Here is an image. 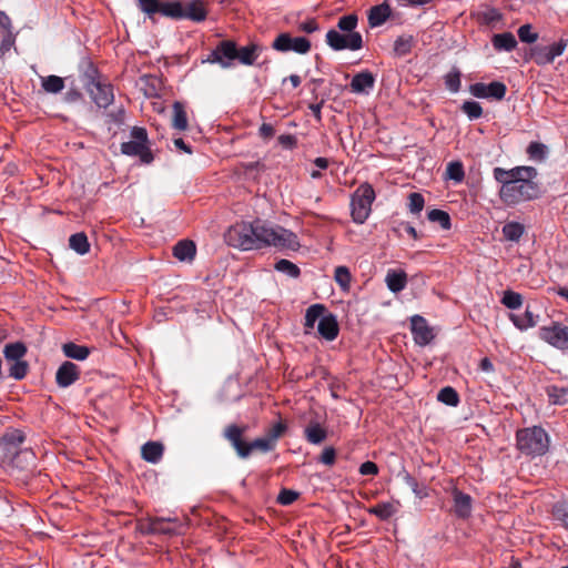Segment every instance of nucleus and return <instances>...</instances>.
I'll return each mask as SVG.
<instances>
[{
    "instance_id": "61",
    "label": "nucleus",
    "mask_w": 568,
    "mask_h": 568,
    "mask_svg": "<svg viewBox=\"0 0 568 568\" xmlns=\"http://www.w3.org/2000/svg\"><path fill=\"white\" fill-rule=\"evenodd\" d=\"M14 43V37L11 31L7 32L0 44V52L4 54L8 52Z\"/></svg>"
},
{
    "instance_id": "43",
    "label": "nucleus",
    "mask_w": 568,
    "mask_h": 568,
    "mask_svg": "<svg viewBox=\"0 0 568 568\" xmlns=\"http://www.w3.org/2000/svg\"><path fill=\"white\" fill-rule=\"evenodd\" d=\"M437 399L449 406H457L459 403L457 392L450 386L442 388L437 395Z\"/></svg>"
},
{
    "instance_id": "58",
    "label": "nucleus",
    "mask_w": 568,
    "mask_h": 568,
    "mask_svg": "<svg viewBox=\"0 0 568 568\" xmlns=\"http://www.w3.org/2000/svg\"><path fill=\"white\" fill-rule=\"evenodd\" d=\"M527 152L531 159L542 160L545 158V145L541 143L532 142L529 144Z\"/></svg>"
},
{
    "instance_id": "56",
    "label": "nucleus",
    "mask_w": 568,
    "mask_h": 568,
    "mask_svg": "<svg viewBox=\"0 0 568 568\" xmlns=\"http://www.w3.org/2000/svg\"><path fill=\"white\" fill-rule=\"evenodd\" d=\"M518 37L525 43H534L538 39V34L531 30L529 24H524L518 29Z\"/></svg>"
},
{
    "instance_id": "60",
    "label": "nucleus",
    "mask_w": 568,
    "mask_h": 568,
    "mask_svg": "<svg viewBox=\"0 0 568 568\" xmlns=\"http://www.w3.org/2000/svg\"><path fill=\"white\" fill-rule=\"evenodd\" d=\"M359 473L362 475H377L378 474V467L373 462H365L359 466Z\"/></svg>"
},
{
    "instance_id": "36",
    "label": "nucleus",
    "mask_w": 568,
    "mask_h": 568,
    "mask_svg": "<svg viewBox=\"0 0 568 568\" xmlns=\"http://www.w3.org/2000/svg\"><path fill=\"white\" fill-rule=\"evenodd\" d=\"M41 85L45 92L57 94L64 89V80L58 75L42 77Z\"/></svg>"
},
{
    "instance_id": "9",
    "label": "nucleus",
    "mask_w": 568,
    "mask_h": 568,
    "mask_svg": "<svg viewBox=\"0 0 568 568\" xmlns=\"http://www.w3.org/2000/svg\"><path fill=\"white\" fill-rule=\"evenodd\" d=\"M539 337L549 345L565 351L568 349V326L551 323L539 328Z\"/></svg>"
},
{
    "instance_id": "52",
    "label": "nucleus",
    "mask_w": 568,
    "mask_h": 568,
    "mask_svg": "<svg viewBox=\"0 0 568 568\" xmlns=\"http://www.w3.org/2000/svg\"><path fill=\"white\" fill-rule=\"evenodd\" d=\"M425 205L424 196L420 193H410L408 196V209L413 214H419Z\"/></svg>"
},
{
    "instance_id": "29",
    "label": "nucleus",
    "mask_w": 568,
    "mask_h": 568,
    "mask_svg": "<svg viewBox=\"0 0 568 568\" xmlns=\"http://www.w3.org/2000/svg\"><path fill=\"white\" fill-rule=\"evenodd\" d=\"M326 314V308L322 304H313L306 310L305 314V329L308 332V329L314 328L316 322H320L322 317Z\"/></svg>"
},
{
    "instance_id": "11",
    "label": "nucleus",
    "mask_w": 568,
    "mask_h": 568,
    "mask_svg": "<svg viewBox=\"0 0 568 568\" xmlns=\"http://www.w3.org/2000/svg\"><path fill=\"white\" fill-rule=\"evenodd\" d=\"M235 54H237L235 42L225 40L216 45L205 61L220 64L222 68H230L232 67L233 60H235Z\"/></svg>"
},
{
    "instance_id": "22",
    "label": "nucleus",
    "mask_w": 568,
    "mask_h": 568,
    "mask_svg": "<svg viewBox=\"0 0 568 568\" xmlns=\"http://www.w3.org/2000/svg\"><path fill=\"white\" fill-rule=\"evenodd\" d=\"M196 253V246L192 241L182 240L173 246V255L181 262H191Z\"/></svg>"
},
{
    "instance_id": "54",
    "label": "nucleus",
    "mask_w": 568,
    "mask_h": 568,
    "mask_svg": "<svg viewBox=\"0 0 568 568\" xmlns=\"http://www.w3.org/2000/svg\"><path fill=\"white\" fill-rule=\"evenodd\" d=\"M28 373V363L20 359L12 363L9 374L14 379H22Z\"/></svg>"
},
{
    "instance_id": "17",
    "label": "nucleus",
    "mask_w": 568,
    "mask_h": 568,
    "mask_svg": "<svg viewBox=\"0 0 568 568\" xmlns=\"http://www.w3.org/2000/svg\"><path fill=\"white\" fill-rule=\"evenodd\" d=\"M392 16L390 6L384 1L381 4L374 6L368 10L367 20L368 26L374 29L384 24Z\"/></svg>"
},
{
    "instance_id": "14",
    "label": "nucleus",
    "mask_w": 568,
    "mask_h": 568,
    "mask_svg": "<svg viewBox=\"0 0 568 568\" xmlns=\"http://www.w3.org/2000/svg\"><path fill=\"white\" fill-rule=\"evenodd\" d=\"M452 497L454 503V514L462 519L469 518L473 510V498L457 488L453 489Z\"/></svg>"
},
{
    "instance_id": "42",
    "label": "nucleus",
    "mask_w": 568,
    "mask_h": 568,
    "mask_svg": "<svg viewBox=\"0 0 568 568\" xmlns=\"http://www.w3.org/2000/svg\"><path fill=\"white\" fill-rule=\"evenodd\" d=\"M334 280L343 291H348L352 275L346 266H337L334 272Z\"/></svg>"
},
{
    "instance_id": "24",
    "label": "nucleus",
    "mask_w": 568,
    "mask_h": 568,
    "mask_svg": "<svg viewBox=\"0 0 568 568\" xmlns=\"http://www.w3.org/2000/svg\"><path fill=\"white\" fill-rule=\"evenodd\" d=\"M385 282L390 292L398 293L406 287L407 274L402 270H389L386 274Z\"/></svg>"
},
{
    "instance_id": "20",
    "label": "nucleus",
    "mask_w": 568,
    "mask_h": 568,
    "mask_svg": "<svg viewBox=\"0 0 568 568\" xmlns=\"http://www.w3.org/2000/svg\"><path fill=\"white\" fill-rule=\"evenodd\" d=\"M150 530L154 534L175 535L180 532V525L174 518H154L150 521Z\"/></svg>"
},
{
    "instance_id": "1",
    "label": "nucleus",
    "mask_w": 568,
    "mask_h": 568,
    "mask_svg": "<svg viewBox=\"0 0 568 568\" xmlns=\"http://www.w3.org/2000/svg\"><path fill=\"white\" fill-rule=\"evenodd\" d=\"M225 242L233 247L244 251L274 246L280 250L297 251L300 242L296 234L261 220L252 223L241 222L232 225L225 233Z\"/></svg>"
},
{
    "instance_id": "6",
    "label": "nucleus",
    "mask_w": 568,
    "mask_h": 568,
    "mask_svg": "<svg viewBox=\"0 0 568 568\" xmlns=\"http://www.w3.org/2000/svg\"><path fill=\"white\" fill-rule=\"evenodd\" d=\"M85 89L99 108H108L114 100L113 87L100 75H88Z\"/></svg>"
},
{
    "instance_id": "4",
    "label": "nucleus",
    "mask_w": 568,
    "mask_h": 568,
    "mask_svg": "<svg viewBox=\"0 0 568 568\" xmlns=\"http://www.w3.org/2000/svg\"><path fill=\"white\" fill-rule=\"evenodd\" d=\"M375 191L368 183L361 184L351 197V215L356 224H363L372 212Z\"/></svg>"
},
{
    "instance_id": "41",
    "label": "nucleus",
    "mask_w": 568,
    "mask_h": 568,
    "mask_svg": "<svg viewBox=\"0 0 568 568\" xmlns=\"http://www.w3.org/2000/svg\"><path fill=\"white\" fill-rule=\"evenodd\" d=\"M552 516L568 530V500L556 503L552 507Z\"/></svg>"
},
{
    "instance_id": "31",
    "label": "nucleus",
    "mask_w": 568,
    "mask_h": 568,
    "mask_svg": "<svg viewBox=\"0 0 568 568\" xmlns=\"http://www.w3.org/2000/svg\"><path fill=\"white\" fill-rule=\"evenodd\" d=\"M62 351H63V354L67 357L73 358V359H77V361H83L90 354V349L87 346L78 345V344H74V343H71V342L70 343H65L62 346Z\"/></svg>"
},
{
    "instance_id": "48",
    "label": "nucleus",
    "mask_w": 568,
    "mask_h": 568,
    "mask_svg": "<svg viewBox=\"0 0 568 568\" xmlns=\"http://www.w3.org/2000/svg\"><path fill=\"white\" fill-rule=\"evenodd\" d=\"M462 111L469 120H477L483 115V108L476 101H465L462 105Z\"/></svg>"
},
{
    "instance_id": "62",
    "label": "nucleus",
    "mask_w": 568,
    "mask_h": 568,
    "mask_svg": "<svg viewBox=\"0 0 568 568\" xmlns=\"http://www.w3.org/2000/svg\"><path fill=\"white\" fill-rule=\"evenodd\" d=\"M258 134L264 140H270L275 134V129L270 123H263L258 129Z\"/></svg>"
},
{
    "instance_id": "12",
    "label": "nucleus",
    "mask_w": 568,
    "mask_h": 568,
    "mask_svg": "<svg viewBox=\"0 0 568 568\" xmlns=\"http://www.w3.org/2000/svg\"><path fill=\"white\" fill-rule=\"evenodd\" d=\"M506 91V85L499 81H494L489 84L477 82L469 87L470 94L479 99L503 100Z\"/></svg>"
},
{
    "instance_id": "47",
    "label": "nucleus",
    "mask_w": 568,
    "mask_h": 568,
    "mask_svg": "<svg viewBox=\"0 0 568 568\" xmlns=\"http://www.w3.org/2000/svg\"><path fill=\"white\" fill-rule=\"evenodd\" d=\"M501 303L510 310H517L523 305V296L514 291H506L501 298Z\"/></svg>"
},
{
    "instance_id": "23",
    "label": "nucleus",
    "mask_w": 568,
    "mask_h": 568,
    "mask_svg": "<svg viewBox=\"0 0 568 568\" xmlns=\"http://www.w3.org/2000/svg\"><path fill=\"white\" fill-rule=\"evenodd\" d=\"M243 430L236 425H230L225 429V437L232 443L233 447L236 449L237 454L242 458L247 457V450L245 448L246 443L242 440Z\"/></svg>"
},
{
    "instance_id": "45",
    "label": "nucleus",
    "mask_w": 568,
    "mask_h": 568,
    "mask_svg": "<svg viewBox=\"0 0 568 568\" xmlns=\"http://www.w3.org/2000/svg\"><path fill=\"white\" fill-rule=\"evenodd\" d=\"M547 394H548L549 400L552 404L561 405V404L566 403V400H567L568 389L565 387L551 385L547 388Z\"/></svg>"
},
{
    "instance_id": "25",
    "label": "nucleus",
    "mask_w": 568,
    "mask_h": 568,
    "mask_svg": "<svg viewBox=\"0 0 568 568\" xmlns=\"http://www.w3.org/2000/svg\"><path fill=\"white\" fill-rule=\"evenodd\" d=\"M493 47L496 51H513L517 45L515 36L510 32L497 33L491 38Z\"/></svg>"
},
{
    "instance_id": "64",
    "label": "nucleus",
    "mask_w": 568,
    "mask_h": 568,
    "mask_svg": "<svg viewBox=\"0 0 568 568\" xmlns=\"http://www.w3.org/2000/svg\"><path fill=\"white\" fill-rule=\"evenodd\" d=\"M278 142L285 148H293L296 144V139L291 134H282L278 136Z\"/></svg>"
},
{
    "instance_id": "50",
    "label": "nucleus",
    "mask_w": 568,
    "mask_h": 568,
    "mask_svg": "<svg viewBox=\"0 0 568 568\" xmlns=\"http://www.w3.org/2000/svg\"><path fill=\"white\" fill-rule=\"evenodd\" d=\"M161 3L159 0H138V6L142 12L152 17L155 13H160Z\"/></svg>"
},
{
    "instance_id": "63",
    "label": "nucleus",
    "mask_w": 568,
    "mask_h": 568,
    "mask_svg": "<svg viewBox=\"0 0 568 568\" xmlns=\"http://www.w3.org/2000/svg\"><path fill=\"white\" fill-rule=\"evenodd\" d=\"M298 29L306 33H313L318 30V24L314 19H310L307 21L300 23Z\"/></svg>"
},
{
    "instance_id": "21",
    "label": "nucleus",
    "mask_w": 568,
    "mask_h": 568,
    "mask_svg": "<svg viewBox=\"0 0 568 568\" xmlns=\"http://www.w3.org/2000/svg\"><path fill=\"white\" fill-rule=\"evenodd\" d=\"M263 49L264 48L257 43H251L237 49L235 59H237L242 64L252 65L258 59L263 52Z\"/></svg>"
},
{
    "instance_id": "33",
    "label": "nucleus",
    "mask_w": 568,
    "mask_h": 568,
    "mask_svg": "<svg viewBox=\"0 0 568 568\" xmlns=\"http://www.w3.org/2000/svg\"><path fill=\"white\" fill-rule=\"evenodd\" d=\"M69 245L80 255H84L90 251L88 236L83 232L71 235L69 239Z\"/></svg>"
},
{
    "instance_id": "30",
    "label": "nucleus",
    "mask_w": 568,
    "mask_h": 568,
    "mask_svg": "<svg viewBox=\"0 0 568 568\" xmlns=\"http://www.w3.org/2000/svg\"><path fill=\"white\" fill-rule=\"evenodd\" d=\"M414 43H415V39L410 34H402V36L397 37L396 40L394 41V47H393L394 54L396 57L407 55L412 51Z\"/></svg>"
},
{
    "instance_id": "19",
    "label": "nucleus",
    "mask_w": 568,
    "mask_h": 568,
    "mask_svg": "<svg viewBox=\"0 0 568 568\" xmlns=\"http://www.w3.org/2000/svg\"><path fill=\"white\" fill-rule=\"evenodd\" d=\"M183 19H189L194 22H202L206 19L207 11L202 0H191L183 4Z\"/></svg>"
},
{
    "instance_id": "34",
    "label": "nucleus",
    "mask_w": 568,
    "mask_h": 568,
    "mask_svg": "<svg viewBox=\"0 0 568 568\" xmlns=\"http://www.w3.org/2000/svg\"><path fill=\"white\" fill-rule=\"evenodd\" d=\"M172 125L179 131H185L187 129V116L184 106L181 102H174L173 104V119Z\"/></svg>"
},
{
    "instance_id": "49",
    "label": "nucleus",
    "mask_w": 568,
    "mask_h": 568,
    "mask_svg": "<svg viewBox=\"0 0 568 568\" xmlns=\"http://www.w3.org/2000/svg\"><path fill=\"white\" fill-rule=\"evenodd\" d=\"M275 270L294 278L300 275V268L297 267V265H295L288 260L277 261L275 264Z\"/></svg>"
},
{
    "instance_id": "35",
    "label": "nucleus",
    "mask_w": 568,
    "mask_h": 568,
    "mask_svg": "<svg viewBox=\"0 0 568 568\" xmlns=\"http://www.w3.org/2000/svg\"><path fill=\"white\" fill-rule=\"evenodd\" d=\"M27 353V347L21 342L11 343L4 346L3 354L7 361H20Z\"/></svg>"
},
{
    "instance_id": "46",
    "label": "nucleus",
    "mask_w": 568,
    "mask_h": 568,
    "mask_svg": "<svg viewBox=\"0 0 568 568\" xmlns=\"http://www.w3.org/2000/svg\"><path fill=\"white\" fill-rule=\"evenodd\" d=\"M358 18L355 13H349L343 16L338 19L337 27L343 32H356L355 29L357 27Z\"/></svg>"
},
{
    "instance_id": "59",
    "label": "nucleus",
    "mask_w": 568,
    "mask_h": 568,
    "mask_svg": "<svg viewBox=\"0 0 568 568\" xmlns=\"http://www.w3.org/2000/svg\"><path fill=\"white\" fill-rule=\"evenodd\" d=\"M335 458H336L335 449L333 447H326L323 449L320 460L324 465L331 466L335 463Z\"/></svg>"
},
{
    "instance_id": "13",
    "label": "nucleus",
    "mask_w": 568,
    "mask_h": 568,
    "mask_svg": "<svg viewBox=\"0 0 568 568\" xmlns=\"http://www.w3.org/2000/svg\"><path fill=\"white\" fill-rule=\"evenodd\" d=\"M410 323L415 343L420 346L429 344L434 338V334L426 320L420 315H414Z\"/></svg>"
},
{
    "instance_id": "7",
    "label": "nucleus",
    "mask_w": 568,
    "mask_h": 568,
    "mask_svg": "<svg viewBox=\"0 0 568 568\" xmlns=\"http://www.w3.org/2000/svg\"><path fill=\"white\" fill-rule=\"evenodd\" d=\"M326 42L335 51H356L363 47V38L359 32H345L342 34L334 29L326 33Z\"/></svg>"
},
{
    "instance_id": "27",
    "label": "nucleus",
    "mask_w": 568,
    "mask_h": 568,
    "mask_svg": "<svg viewBox=\"0 0 568 568\" xmlns=\"http://www.w3.org/2000/svg\"><path fill=\"white\" fill-rule=\"evenodd\" d=\"M509 318L513 322V324L520 331H526L530 327L536 326L537 324V316L530 311L526 310L524 314H509Z\"/></svg>"
},
{
    "instance_id": "39",
    "label": "nucleus",
    "mask_w": 568,
    "mask_h": 568,
    "mask_svg": "<svg viewBox=\"0 0 568 568\" xmlns=\"http://www.w3.org/2000/svg\"><path fill=\"white\" fill-rule=\"evenodd\" d=\"M275 448V445L266 437H260L254 439L253 442L246 444L244 450H247V457L253 450H261V452H271Z\"/></svg>"
},
{
    "instance_id": "38",
    "label": "nucleus",
    "mask_w": 568,
    "mask_h": 568,
    "mask_svg": "<svg viewBox=\"0 0 568 568\" xmlns=\"http://www.w3.org/2000/svg\"><path fill=\"white\" fill-rule=\"evenodd\" d=\"M524 231V225L518 222H508L503 226L504 237L513 242L519 241Z\"/></svg>"
},
{
    "instance_id": "3",
    "label": "nucleus",
    "mask_w": 568,
    "mask_h": 568,
    "mask_svg": "<svg viewBox=\"0 0 568 568\" xmlns=\"http://www.w3.org/2000/svg\"><path fill=\"white\" fill-rule=\"evenodd\" d=\"M516 442L520 453L530 457L542 456L549 448V436L538 426L519 429Z\"/></svg>"
},
{
    "instance_id": "10",
    "label": "nucleus",
    "mask_w": 568,
    "mask_h": 568,
    "mask_svg": "<svg viewBox=\"0 0 568 568\" xmlns=\"http://www.w3.org/2000/svg\"><path fill=\"white\" fill-rule=\"evenodd\" d=\"M272 47L281 52L294 51L300 54H305L311 49V42L304 37L292 38L288 33H281L275 38Z\"/></svg>"
},
{
    "instance_id": "40",
    "label": "nucleus",
    "mask_w": 568,
    "mask_h": 568,
    "mask_svg": "<svg viewBox=\"0 0 568 568\" xmlns=\"http://www.w3.org/2000/svg\"><path fill=\"white\" fill-rule=\"evenodd\" d=\"M427 217L430 222L438 223L443 230H449L452 226L449 214L443 210H430Z\"/></svg>"
},
{
    "instance_id": "16",
    "label": "nucleus",
    "mask_w": 568,
    "mask_h": 568,
    "mask_svg": "<svg viewBox=\"0 0 568 568\" xmlns=\"http://www.w3.org/2000/svg\"><path fill=\"white\" fill-rule=\"evenodd\" d=\"M79 376V367L71 362H64L57 371L55 381L60 387H68L72 385Z\"/></svg>"
},
{
    "instance_id": "57",
    "label": "nucleus",
    "mask_w": 568,
    "mask_h": 568,
    "mask_svg": "<svg viewBox=\"0 0 568 568\" xmlns=\"http://www.w3.org/2000/svg\"><path fill=\"white\" fill-rule=\"evenodd\" d=\"M298 497V494L291 489H282L277 496V501L281 505L287 506L293 504Z\"/></svg>"
},
{
    "instance_id": "37",
    "label": "nucleus",
    "mask_w": 568,
    "mask_h": 568,
    "mask_svg": "<svg viewBox=\"0 0 568 568\" xmlns=\"http://www.w3.org/2000/svg\"><path fill=\"white\" fill-rule=\"evenodd\" d=\"M183 3L181 1H168L161 3L160 13L172 18V19H183Z\"/></svg>"
},
{
    "instance_id": "55",
    "label": "nucleus",
    "mask_w": 568,
    "mask_h": 568,
    "mask_svg": "<svg viewBox=\"0 0 568 568\" xmlns=\"http://www.w3.org/2000/svg\"><path fill=\"white\" fill-rule=\"evenodd\" d=\"M286 425L282 422L274 424L267 432L266 437L276 445L277 439L285 433Z\"/></svg>"
},
{
    "instance_id": "32",
    "label": "nucleus",
    "mask_w": 568,
    "mask_h": 568,
    "mask_svg": "<svg viewBox=\"0 0 568 568\" xmlns=\"http://www.w3.org/2000/svg\"><path fill=\"white\" fill-rule=\"evenodd\" d=\"M304 434L307 442L315 445L324 442L327 436L326 430L318 423L310 424L305 428Z\"/></svg>"
},
{
    "instance_id": "44",
    "label": "nucleus",
    "mask_w": 568,
    "mask_h": 568,
    "mask_svg": "<svg viewBox=\"0 0 568 568\" xmlns=\"http://www.w3.org/2000/svg\"><path fill=\"white\" fill-rule=\"evenodd\" d=\"M446 176L457 183H460L465 178V171L462 162L454 161L449 162L446 168Z\"/></svg>"
},
{
    "instance_id": "26",
    "label": "nucleus",
    "mask_w": 568,
    "mask_h": 568,
    "mask_svg": "<svg viewBox=\"0 0 568 568\" xmlns=\"http://www.w3.org/2000/svg\"><path fill=\"white\" fill-rule=\"evenodd\" d=\"M142 458L149 463L156 464L163 455V445L158 442H148L141 448Z\"/></svg>"
},
{
    "instance_id": "5",
    "label": "nucleus",
    "mask_w": 568,
    "mask_h": 568,
    "mask_svg": "<svg viewBox=\"0 0 568 568\" xmlns=\"http://www.w3.org/2000/svg\"><path fill=\"white\" fill-rule=\"evenodd\" d=\"M148 133L144 128L134 126L131 130V140L121 144V152L130 156H139L149 164L153 161V154L148 145Z\"/></svg>"
},
{
    "instance_id": "15",
    "label": "nucleus",
    "mask_w": 568,
    "mask_h": 568,
    "mask_svg": "<svg viewBox=\"0 0 568 568\" xmlns=\"http://www.w3.org/2000/svg\"><path fill=\"white\" fill-rule=\"evenodd\" d=\"M375 85V78L369 71L355 74L351 81V91L357 94H368Z\"/></svg>"
},
{
    "instance_id": "18",
    "label": "nucleus",
    "mask_w": 568,
    "mask_h": 568,
    "mask_svg": "<svg viewBox=\"0 0 568 568\" xmlns=\"http://www.w3.org/2000/svg\"><path fill=\"white\" fill-rule=\"evenodd\" d=\"M317 331L326 341L335 339L339 331L336 317L331 313L325 314L317 324Z\"/></svg>"
},
{
    "instance_id": "53",
    "label": "nucleus",
    "mask_w": 568,
    "mask_h": 568,
    "mask_svg": "<svg viewBox=\"0 0 568 568\" xmlns=\"http://www.w3.org/2000/svg\"><path fill=\"white\" fill-rule=\"evenodd\" d=\"M2 440L4 442V444H7L8 446H10V448H8L9 450L12 448V449H16L20 444L23 443L24 440V435L22 434L21 430H12L10 433H7Z\"/></svg>"
},
{
    "instance_id": "2",
    "label": "nucleus",
    "mask_w": 568,
    "mask_h": 568,
    "mask_svg": "<svg viewBox=\"0 0 568 568\" xmlns=\"http://www.w3.org/2000/svg\"><path fill=\"white\" fill-rule=\"evenodd\" d=\"M494 179L500 184L499 199L507 205L536 199L539 187L534 179L537 171L531 166H516L510 170L495 168Z\"/></svg>"
},
{
    "instance_id": "28",
    "label": "nucleus",
    "mask_w": 568,
    "mask_h": 568,
    "mask_svg": "<svg viewBox=\"0 0 568 568\" xmlns=\"http://www.w3.org/2000/svg\"><path fill=\"white\" fill-rule=\"evenodd\" d=\"M398 510V503H378L371 507L368 513L375 515L381 520H387Z\"/></svg>"
},
{
    "instance_id": "51",
    "label": "nucleus",
    "mask_w": 568,
    "mask_h": 568,
    "mask_svg": "<svg viewBox=\"0 0 568 568\" xmlns=\"http://www.w3.org/2000/svg\"><path fill=\"white\" fill-rule=\"evenodd\" d=\"M445 85L453 92L457 93L460 89V72L456 69L445 75Z\"/></svg>"
},
{
    "instance_id": "8",
    "label": "nucleus",
    "mask_w": 568,
    "mask_h": 568,
    "mask_svg": "<svg viewBox=\"0 0 568 568\" xmlns=\"http://www.w3.org/2000/svg\"><path fill=\"white\" fill-rule=\"evenodd\" d=\"M568 45L566 39L544 45L537 44L531 49V57L538 65L552 63L554 60L561 55Z\"/></svg>"
}]
</instances>
